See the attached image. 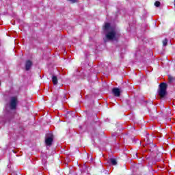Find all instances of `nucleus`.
Segmentation results:
<instances>
[{"label": "nucleus", "instance_id": "nucleus-1", "mask_svg": "<svg viewBox=\"0 0 175 175\" xmlns=\"http://www.w3.org/2000/svg\"><path fill=\"white\" fill-rule=\"evenodd\" d=\"M105 31H109V29L106 34V38L108 40H113L116 39V35H117V33L116 32V29L110 27V23H105Z\"/></svg>", "mask_w": 175, "mask_h": 175}, {"label": "nucleus", "instance_id": "nucleus-2", "mask_svg": "<svg viewBox=\"0 0 175 175\" xmlns=\"http://www.w3.org/2000/svg\"><path fill=\"white\" fill-rule=\"evenodd\" d=\"M166 90H167V84L166 83H161L159 85V88L158 90V94L160 99H163L165 96L167 94V92H166Z\"/></svg>", "mask_w": 175, "mask_h": 175}, {"label": "nucleus", "instance_id": "nucleus-3", "mask_svg": "<svg viewBox=\"0 0 175 175\" xmlns=\"http://www.w3.org/2000/svg\"><path fill=\"white\" fill-rule=\"evenodd\" d=\"M10 107L12 110H14L17 107V97H11Z\"/></svg>", "mask_w": 175, "mask_h": 175}, {"label": "nucleus", "instance_id": "nucleus-4", "mask_svg": "<svg viewBox=\"0 0 175 175\" xmlns=\"http://www.w3.org/2000/svg\"><path fill=\"white\" fill-rule=\"evenodd\" d=\"M53 140H54V136L51 133L48 134V137L45 138L46 146H51L53 144Z\"/></svg>", "mask_w": 175, "mask_h": 175}, {"label": "nucleus", "instance_id": "nucleus-5", "mask_svg": "<svg viewBox=\"0 0 175 175\" xmlns=\"http://www.w3.org/2000/svg\"><path fill=\"white\" fill-rule=\"evenodd\" d=\"M112 92L114 95V96H120L121 95V90L118 89V88H114L112 90Z\"/></svg>", "mask_w": 175, "mask_h": 175}, {"label": "nucleus", "instance_id": "nucleus-6", "mask_svg": "<svg viewBox=\"0 0 175 175\" xmlns=\"http://www.w3.org/2000/svg\"><path fill=\"white\" fill-rule=\"evenodd\" d=\"M31 66H32V62H31V60H27L25 63L26 70H29Z\"/></svg>", "mask_w": 175, "mask_h": 175}, {"label": "nucleus", "instance_id": "nucleus-7", "mask_svg": "<svg viewBox=\"0 0 175 175\" xmlns=\"http://www.w3.org/2000/svg\"><path fill=\"white\" fill-rule=\"evenodd\" d=\"M52 81L55 85L58 84V78L56 76H53L52 77Z\"/></svg>", "mask_w": 175, "mask_h": 175}, {"label": "nucleus", "instance_id": "nucleus-8", "mask_svg": "<svg viewBox=\"0 0 175 175\" xmlns=\"http://www.w3.org/2000/svg\"><path fill=\"white\" fill-rule=\"evenodd\" d=\"M109 161L111 165H113V166H116V165H117V159L111 158L109 159Z\"/></svg>", "mask_w": 175, "mask_h": 175}, {"label": "nucleus", "instance_id": "nucleus-9", "mask_svg": "<svg viewBox=\"0 0 175 175\" xmlns=\"http://www.w3.org/2000/svg\"><path fill=\"white\" fill-rule=\"evenodd\" d=\"M174 81V77H172L171 75L168 76V82L173 83Z\"/></svg>", "mask_w": 175, "mask_h": 175}, {"label": "nucleus", "instance_id": "nucleus-10", "mask_svg": "<svg viewBox=\"0 0 175 175\" xmlns=\"http://www.w3.org/2000/svg\"><path fill=\"white\" fill-rule=\"evenodd\" d=\"M154 6H156V8H159V6H161V2L159 1H156L154 3Z\"/></svg>", "mask_w": 175, "mask_h": 175}, {"label": "nucleus", "instance_id": "nucleus-11", "mask_svg": "<svg viewBox=\"0 0 175 175\" xmlns=\"http://www.w3.org/2000/svg\"><path fill=\"white\" fill-rule=\"evenodd\" d=\"M163 46H167V39H165L163 41Z\"/></svg>", "mask_w": 175, "mask_h": 175}, {"label": "nucleus", "instance_id": "nucleus-12", "mask_svg": "<svg viewBox=\"0 0 175 175\" xmlns=\"http://www.w3.org/2000/svg\"><path fill=\"white\" fill-rule=\"evenodd\" d=\"M68 1H70L72 3H75V2H77V0H68Z\"/></svg>", "mask_w": 175, "mask_h": 175}]
</instances>
